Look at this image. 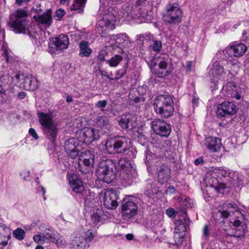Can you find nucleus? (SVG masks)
Listing matches in <instances>:
<instances>
[{
  "label": "nucleus",
  "mask_w": 249,
  "mask_h": 249,
  "mask_svg": "<svg viewBox=\"0 0 249 249\" xmlns=\"http://www.w3.org/2000/svg\"><path fill=\"white\" fill-rule=\"evenodd\" d=\"M174 111V107L171 106H160L159 107V114H160L162 117L167 118L171 116Z\"/></svg>",
  "instance_id": "7c9ffc66"
},
{
  "label": "nucleus",
  "mask_w": 249,
  "mask_h": 249,
  "mask_svg": "<svg viewBox=\"0 0 249 249\" xmlns=\"http://www.w3.org/2000/svg\"><path fill=\"white\" fill-rule=\"evenodd\" d=\"M165 231H165V229H162L160 231V234H159L158 236L157 237L158 240H159V241L163 242H166L168 241L166 235L164 234V233H165Z\"/></svg>",
  "instance_id": "09e8293b"
},
{
  "label": "nucleus",
  "mask_w": 249,
  "mask_h": 249,
  "mask_svg": "<svg viewBox=\"0 0 249 249\" xmlns=\"http://www.w3.org/2000/svg\"><path fill=\"white\" fill-rule=\"evenodd\" d=\"M107 216L101 209L94 208L91 215V220L94 224H97L105 220Z\"/></svg>",
  "instance_id": "b1692460"
},
{
  "label": "nucleus",
  "mask_w": 249,
  "mask_h": 249,
  "mask_svg": "<svg viewBox=\"0 0 249 249\" xmlns=\"http://www.w3.org/2000/svg\"><path fill=\"white\" fill-rule=\"evenodd\" d=\"M228 172L220 168L209 170L206 175L205 181L207 186L214 188L221 187L220 183L222 177H227Z\"/></svg>",
  "instance_id": "20e7f679"
},
{
  "label": "nucleus",
  "mask_w": 249,
  "mask_h": 249,
  "mask_svg": "<svg viewBox=\"0 0 249 249\" xmlns=\"http://www.w3.org/2000/svg\"><path fill=\"white\" fill-rule=\"evenodd\" d=\"M27 16V13L24 10L21 9H18L13 14V17L15 18V19H13V20H18V21H21L23 19H25Z\"/></svg>",
  "instance_id": "f704fd0d"
},
{
  "label": "nucleus",
  "mask_w": 249,
  "mask_h": 249,
  "mask_svg": "<svg viewBox=\"0 0 249 249\" xmlns=\"http://www.w3.org/2000/svg\"><path fill=\"white\" fill-rule=\"evenodd\" d=\"M34 18L36 22L45 24L48 26L51 25L52 22V17L50 10H48L42 15L35 16Z\"/></svg>",
  "instance_id": "5701e85b"
},
{
  "label": "nucleus",
  "mask_w": 249,
  "mask_h": 249,
  "mask_svg": "<svg viewBox=\"0 0 249 249\" xmlns=\"http://www.w3.org/2000/svg\"><path fill=\"white\" fill-rule=\"evenodd\" d=\"M96 173L99 179L107 183L111 182L115 178L112 164L107 161H102L99 163Z\"/></svg>",
  "instance_id": "39448f33"
},
{
  "label": "nucleus",
  "mask_w": 249,
  "mask_h": 249,
  "mask_svg": "<svg viewBox=\"0 0 249 249\" xmlns=\"http://www.w3.org/2000/svg\"><path fill=\"white\" fill-rule=\"evenodd\" d=\"M33 239L36 243L43 244L45 243L46 239L44 234L38 233L34 235Z\"/></svg>",
  "instance_id": "c03bdc74"
},
{
  "label": "nucleus",
  "mask_w": 249,
  "mask_h": 249,
  "mask_svg": "<svg viewBox=\"0 0 249 249\" xmlns=\"http://www.w3.org/2000/svg\"><path fill=\"white\" fill-rule=\"evenodd\" d=\"M118 164L123 170L122 175L124 179L129 181L135 177V169L130 160L125 158H122L119 160Z\"/></svg>",
  "instance_id": "1a4fd4ad"
},
{
  "label": "nucleus",
  "mask_w": 249,
  "mask_h": 249,
  "mask_svg": "<svg viewBox=\"0 0 249 249\" xmlns=\"http://www.w3.org/2000/svg\"><path fill=\"white\" fill-rule=\"evenodd\" d=\"M79 55L81 57H89L92 50L89 46V43L86 41H81L79 44Z\"/></svg>",
  "instance_id": "cd10ccee"
},
{
  "label": "nucleus",
  "mask_w": 249,
  "mask_h": 249,
  "mask_svg": "<svg viewBox=\"0 0 249 249\" xmlns=\"http://www.w3.org/2000/svg\"><path fill=\"white\" fill-rule=\"evenodd\" d=\"M229 79H230V81H228L226 84H224L223 90H225L228 95H231V92H234L237 91V87L236 84L233 82L232 79L229 77Z\"/></svg>",
  "instance_id": "2f4dec72"
},
{
  "label": "nucleus",
  "mask_w": 249,
  "mask_h": 249,
  "mask_svg": "<svg viewBox=\"0 0 249 249\" xmlns=\"http://www.w3.org/2000/svg\"><path fill=\"white\" fill-rule=\"evenodd\" d=\"M236 112V107L232 102L225 101L219 105L217 108L216 115L219 118L234 115Z\"/></svg>",
  "instance_id": "f8f14e48"
},
{
  "label": "nucleus",
  "mask_w": 249,
  "mask_h": 249,
  "mask_svg": "<svg viewBox=\"0 0 249 249\" xmlns=\"http://www.w3.org/2000/svg\"><path fill=\"white\" fill-rule=\"evenodd\" d=\"M69 44L67 36L61 34L58 37L52 38L49 42V52L52 53H58L61 50L66 49Z\"/></svg>",
  "instance_id": "0eeeda50"
},
{
  "label": "nucleus",
  "mask_w": 249,
  "mask_h": 249,
  "mask_svg": "<svg viewBox=\"0 0 249 249\" xmlns=\"http://www.w3.org/2000/svg\"><path fill=\"white\" fill-rule=\"evenodd\" d=\"M107 105V101L106 100H102L98 101L95 105V107L97 108H104L106 107Z\"/></svg>",
  "instance_id": "6e6d98bb"
},
{
  "label": "nucleus",
  "mask_w": 249,
  "mask_h": 249,
  "mask_svg": "<svg viewBox=\"0 0 249 249\" xmlns=\"http://www.w3.org/2000/svg\"><path fill=\"white\" fill-rule=\"evenodd\" d=\"M86 2L87 0H74L71 6V10L75 11L76 13H82Z\"/></svg>",
  "instance_id": "c85d7f7f"
},
{
  "label": "nucleus",
  "mask_w": 249,
  "mask_h": 249,
  "mask_svg": "<svg viewBox=\"0 0 249 249\" xmlns=\"http://www.w3.org/2000/svg\"><path fill=\"white\" fill-rule=\"evenodd\" d=\"M133 235L132 234H127L126 235V238L127 240H131L133 238Z\"/></svg>",
  "instance_id": "774afa93"
},
{
  "label": "nucleus",
  "mask_w": 249,
  "mask_h": 249,
  "mask_svg": "<svg viewBox=\"0 0 249 249\" xmlns=\"http://www.w3.org/2000/svg\"><path fill=\"white\" fill-rule=\"evenodd\" d=\"M105 206L108 209H115L118 206L117 196L115 191L104 190L100 194Z\"/></svg>",
  "instance_id": "9d476101"
},
{
  "label": "nucleus",
  "mask_w": 249,
  "mask_h": 249,
  "mask_svg": "<svg viewBox=\"0 0 249 249\" xmlns=\"http://www.w3.org/2000/svg\"><path fill=\"white\" fill-rule=\"evenodd\" d=\"M18 96L20 99H23L26 96V94L24 92H20L18 93Z\"/></svg>",
  "instance_id": "0e129e2a"
},
{
  "label": "nucleus",
  "mask_w": 249,
  "mask_h": 249,
  "mask_svg": "<svg viewBox=\"0 0 249 249\" xmlns=\"http://www.w3.org/2000/svg\"><path fill=\"white\" fill-rule=\"evenodd\" d=\"M65 12L64 10L59 9L56 11L55 16L58 18V20H60L65 15Z\"/></svg>",
  "instance_id": "5fc2aeb1"
},
{
  "label": "nucleus",
  "mask_w": 249,
  "mask_h": 249,
  "mask_svg": "<svg viewBox=\"0 0 249 249\" xmlns=\"http://www.w3.org/2000/svg\"><path fill=\"white\" fill-rule=\"evenodd\" d=\"M138 206L134 197H125L121 206V213L124 219H129L137 214Z\"/></svg>",
  "instance_id": "423d86ee"
},
{
  "label": "nucleus",
  "mask_w": 249,
  "mask_h": 249,
  "mask_svg": "<svg viewBox=\"0 0 249 249\" xmlns=\"http://www.w3.org/2000/svg\"><path fill=\"white\" fill-rule=\"evenodd\" d=\"M64 148L68 156L72 159L78 156L81 150L78 140L72 138L65 142Z\"/></svg>",
  "instance_id": "ddd939ff"
},
{
  "label": "nucleus",
  "mask_w": 249,
  "mask_h": 249,
  "mask_svg": "<svg viewBox=\"0 0 249 249\" xmlns=\"http://www.w3.org/2000/svg\"><path fill=\"white\" fill-rule=\"evenodd\" d=\"M228 65L229 68L227 76H229L230 78L233 79L234 73H236L239 70V65L237 64H232L231 63H229Z\"/></svg>",
  "instance_id": "c9c22d12"
},
{
  "label": "nucleus",
  "mask_w": 249,
  "mask_h": 249,
  "mask_svg": "<svg viewBox=\"0 0 249 249\" xmlns=\"http://www.w3.org/2000/svg\"><path fill=\"white\" fill-rule=\"evenodd\" d=\"M96 124L100 127L107 126L108 124V120L105 117L99 116L97 119Z\"/></svg>",
  "instance_id": "79ce46f5"
},
{
  "label": "nucleus",
  "mask_w": 249,
  "mask_h": 249,
  "mask_svg": "<svg viewBox=\"0 0 249 249\" xmlns=\"http://www.w3.org/2000/svg\"><path fill=\"white\" fill-rule=\"evenodd\" d=\"M192 103L194 106H197L198 105V99L197 98H193L192 100Z\"/></svg>",
  "instance_id": "338daca9"
},
{
  "label": "nucleus",
  "mask_w": 249,
  "mask_h": 249,
  "mask_svg": "<svg viewBox=\"0 0 249 249\" xmlns=\"http://www.w3.org/2000/svg\"><path fill=\"white\" fill-rule=\"evenodd\" d=\"M247 47L243 43L231 45L227 48V53L231 57H240L246 52Z\"/></svg>",
  "instance_id": "f3484780"
},
{
  "label": "nucleus",
  "mask_w": 249,
  "mask_h": 249,
  "mask_svg": "<svg viewBox=\"0 0 249 249\" xmlns=\"http://www.w3.org/2000/svg\"><path fill=\"white\" fill-rule=\"evenodd\" d=\"M182 10L178 3H169L162 14V19L169 24L179 23L182 20Z\"/></svg>",
  "instance_id": "7ed1b4c3"
},
{
  "label": "nucleus",
  "mask_w": 249,
  "mask_h": 249,
  "mask_svg": "<svg viewBox=\"0 0 249 249\" xmlns=\"http://www.w3.org/2000/svg\"><path fill=\"white\" fill-rule=\"evenodd\" d=\"M2 50L3 51L4 55L6 58L7 62H11L13 60V57L9 54L7 45L3 44L2 47Z\"/></svg>",
  "instance_id": "a18cd8bd"
},
{
  "label": "nucleus",
  "mask_w": 249,
  "mask_h": 249,
  "mask_svg": "<svg viewBox=\"0 0 249 249\" xmlns=\"http://www.w3.org/2000/svg\"><path fill=\"white\" fill-rule=\"evenodd\" d=\"M79 168L81 164L90 168L92 167L94 163V155L91 150L82 152L79 157Z\"/></svg>",
  "instance_id": "a211bd4d"
},
{
  "label": "nucleus",
  "mask_w": 249,
  "mask_h": 249,
  "mask_svg": "<svg viewBox=\"0 0 249 249\" xmlns=\"http://www.w3.org/2000/svg\"><path fill=\"white\" fill-rule=\"evenodd\" d=\"M136 118L134 115H126L123 116L119 121V124L123 128L126 129L129 126L133 127Z\"/></svg>",
  "instance_id": "a878e982"
},
{
  "label": "nucleus",
  "mask_w": 249,
  "mask_h": 249,
  "mask_svg": "<svg viewBox=\"0 0 249 249\" xmlns=\"http://www.w3.org/2000/svg\"><path fill=\"white\" fill-rule=\"evenodd\" d=\"M231 97H235L236 99H240L241 98L240 95L236 91H235L234 92H231V95H230Z\"/></svg>",
  "instance_id": "052dcab7"
},
{
  "label": "nucleus",
  "mask_w": 249,
  "mask_h": 249,
  "mask_svg": "<svg viewBox=\"0 0 249 249\" xmlns=\"http://www.w3.org/2000/svg\"><path fill=\"white\" fill-rule=\"evenodd\" d=\"M190 199L189 198H185L183 201L182 204L178 207V209L180 211V212L182 214L186 215L187 210L186 207H191V204L190 203Z\"/></svg>",
  "instance_id": "58836bf2"
},
{
  "label": "nucleus",
  "mask_w": 249,
  "mask_h": 249,
  "mask_svg": "<svg viewBox=\"0 0 249 249\" xmlns=\"http://www.w3.org/2000/svg\"><path fill=\"white\" fill-rule=\"evenodd\" d=\"M70 1L71 0H60V2L61 4L68 6L69 5Z\"/></svg>",
  "instance_id": "e2e57ef3"
},
{
  "label": "nucleus",
  "mask_w": 249,
  "mask_h": 249,
  "mask_svg": "<svg viewBox=\"0 0 249 249\" xmlns=\"http://www.w3.org/2000/svg\"><path fill=\"white\" fill-rule=\"evenodd\" d=\"M174 239L175 243L177 246H180L183 241V238L185 235V233H180V232H174Z\"/></svg>",
  "instance_id": "37998d69"
},
{
  "label": "nucleus",
  "mask_w": 249,
  "mask_h": 249,
  "mask_svg": "<svg viewBox=\"0 0 249 249\" xmlns=\"http://www.w3.org/2000/svg\"><path fill=\"white\" fill-rule=\"evenodd\" d=\"M71 187L75 193L79 194H86L87 191L85 190L82 181L76 176H72L69 178Z\"/></svg>",
  "instance_id": "aec40b11"
},
{
  "label": "nucleus",
  "mask_w": 249,
  "mask_h": 249,
  "mask_svg": "<svg viewBox=\"0 0 249 249\" xmlns=\"http://www.w3.org/2000/svg\"><path fill=\"white\" fill-rule=\"evenodd\" d=\"M29 133L36 140H37L38 139V138H39L37 134L36 133V130H35V129H34L33 128H31L29 129Z\"/></svg>",
  "instance_id": "13d9d810"
},
{
  "label": "nucleus",
  "mask_w": 249,
  "mask_h": 249,
  "mask_svg": "<svg viewBox=\"0 0 249 249\" xmlns=\"http://www.w3.org/2000/svg\"><path fill=\"white\" fill-rule=\"evenodd\" d=\"M24 78L23 82V87L26 90H35L38 87V81L37 79L32 76H24L22 75Z\"/></svg>",
  "instance_id": "4be33fe9"
},
{
  "label": "nucleus",
  "mask_w": 249,
  "mask_h": 249,
  "mask_svg": "<svg viewBox=\"0 0 249 249\" xmlns=\"http://www.w3.org/2000/svg\"><path fill=\"white\" fill-rule=\"evenodd\" d=\"M171 128L169 124L163 122L159 126V132L157 134L161 137H167L171 133Z\"/></svg>",
  "instance_id": "c756f323"
},
{
  "label": "nucleus",
  "mask_w": 249,
  "mask_h": 249,
  "mask_svg": "<svg viewBox=\"0 0 249 249\" xmlns=\"http://www.w3.org/2000/svg\"><path fill=\"white\" fill-rule=\"evenodd\" d=\"M210 229L208 225H205L202 229V237L204 239H207L209 238L210 234Z\"/></svg>",
  "instance_id": "49530a36"
},
{
  "label": "nucleus",
  "mask_w": 249,
  "mask_h": 249,
  "mask_svg": "<svg viewBox=\"0 0 249 249\" xmlns=\"http://www.w3.org/2000/svg\"><path fill=\"white\" fill-rule=\"evenodd\" d=\"M126 69H120L118 70L115 73V77H111L108 75H107L106 77L109 80L117 81L123 77L126 73Z\"/></svg>",
  "instance_id": "ea45409f"
},
{
  "label": "nucleus",
  "mask_w": 249,
  "mask_h": 249,
  "mask_svg": "<svg viewBox=\"0 0 249 249\" xmlns=\"http://www.w3.org/2000/svg\"><path fill=\"white\" fill-rule=\"evenodd\" d=\"M80 141L87 144L100 138L99 131L90 127L84 128L80 132Z\"/></svg>",
  "instance_id": "4468645a"
},
{
  "label": "nucleus",
  "mask_w": 249,
  "mask_h": 249,
  "mask_svg": "<svg viewBox=\"0 0 249 249\" xmlns=\"http://www.w3.org/2000/svg\"><path fill=\"white\" fill-rule=\"evenodd\" d=\"M242 39L245 42L249 44V30L243 32Z\"/></svg>",
  "instance_id": "864d4df0"
},
{
  "label": "nucleus",
  "mask_w": 249,
  "mask_h": 249,
  "mask_svg": "<svg viewBox=\"0 0 249 249\" xmlns=\"http://www.w3.org/2000/svg\"><path fill=\"white\" fill-rule=\"evenodd\" d=\"M175 211L174 209L172 208H168L166 210V214L170 217H175Z\"/></svg>",
  "instance_id": "4d7b16f0"
},
{
  "label": "nucleus",
  "mask_w": 249,
  "mask_h": 249,
  "mask_svg": "<svg viewBox=\"0 0 249 249\" xmlns=\"http://www.w3.org/2000/svg\"><path fill=\"white\" fill-rule=\"evenodd\" d=\"M106 150L110 154H123L131 147V141L126 137L117 136L108 139L105 143Z\"/></svg>",
  "instance_id": "f03ea898"
},
{
  "label": "nucleus",
  "mask_w": 249,
  "mask_h": 249,
  "mask_svg": "<svg viewBox=\"0 0 249 249\" xmlns=\"http://www.w3.org/2000/svg\"><path fill=\"white\" fill-rule=\"evenodd\" d=\"M116 18L112 13L104 15L99 21L98 25L103 32H108L115 28Z\"/></svg>",
  "instance_id": "2eb2a0df"
},
{
  "label": "nucleus",
  "mask_w": 249,
  "mask_h": 249,
  "mask_svg": "<svg viewBox=\"0 0 249 249\" xmlns=\"http://www.w3.org/2000/svg\"><path fill=\"white\" fill-rule=\"evenodd\" d=\"M192 64H193V62L192 61H188L187 63V66H186V68L188 70V71H192Z\"/></svg>",
  "instance_id": "680f3d73"
},
{
  "label": "nucleus",
  "mask_w": 249,
  "mask_h": 249,
  "mask_svg": "<svg viewBox=\"0 0 249 249\" xmlns=\"http://www.w3.org/2000/svg\"><path fill=\"white\" fill-rule=\"evenodd\" d=\"M72 249H85L86 244L83 235L76 236L71 241Z\"/></svg>",
  "instance_id": "bb28decb"
},
{
  "label": "nucleus",
  "mask_w": 249,
  "mask_h": 249,
  "mask_svg": "<svg viewBox=\"0 0 249 249\" xmlns=\"http://www.w3.org/2000/svg\"><path fill=\"white\" fill-rule=\"evenodd\" d=\"M13 234L16 238L19 240H21L24 238L25 232L23 229L18 228L13 231Z\"/></svg>",
  "instance_id": "a19ab883"
},
{
  "label": "nucleus",
  "mask_w": 249,
  "mask_h": 249,
  "mask_svg": "<svg viewBox=\"0 0 249 249\" xmlns=\"http://www.w3.org/2000/svg\"><path fill=\"white\" fill-rule=\"evenodd\" d=\"M234 178H236V180H235L234 179H232L233 180H229L230 182H231V184L233 183V185H235L236 184V186L237 187H240L241 186H242L243 184V181L241 178H239L237 176V175L234 176Z\"/></svg>",
  "instance_id": "3c124183"
},
{
  "label": "nucleus",
  "mask_w": 249,
  "mask_h": 249,
  "mask_svg": "<svg viewBox=\"0 0 249 249\" xmlns=\"http://www.w3.org/2000/svg\"><path fill=\"white\" fill-rule=\"evenodd\" d=\"M38 121L41 125V129L45 137L52 143H53L58 134L57 124L53 120L52 112L37 113Z\"/></svg>",
  "instance_id": "f257e3e1"
},
{
  "label": "nucleus",
  "mask_w": 249,
  "mask_h": 249,
  "mask_svg": "<svg viewBox=\"0 0 249 249\" xmlns=\"http://www.w3.org/2000/svg\"><path fill=\"white\" fill-rule=\"evenodd\" d=\"M237 212L239 213L235 205L231 203L223 204L219 206L217 211L215 212L214 217L216 220L222 221V219L228 218L231 213Z\"/></svg>",
  "instance_id": "9b49d317"
},
{
  "label": "nucleus",
  "mask_w": 249,
  "mask_h": 249,
  "mask_svg": "<svg viewBox=\"0 0 249 249\" xmlns=\"http://www.w3.org/2000/svg\"><path fill=\"white\" fill-rule=\"evenodd\" d=\"M44 234L46 239L53 242L57 238L59 237V234L55 231H51L49 229H46L44 231Z\"/></svg>",
  "instance_id": "72a5a7b5"
},
{
  "label": "nucleus",
  "mask_w": 249,
  "mask_h": 249,
  "mask_svg": "<svg viewBox=\"0 0 249 249\" xmlns=\"http://www.w3.org/2000/svg\"><path fill=\"white\" fill-rule=\"evenodd\" d=\"M123 58L120 55H115L109 60H107V62L110 67H116L119 63L122 60Z\"/></svg>",
  "instance_id": "4c0bfd02"
},
{
  "label": "nucleus",
  "mask_w": 249,
  "mask_h": 249,
  "mask_svg": "<svg viewBox=\"0 0 249 249\" xmlns=\"http://www.w3.org/2000/svg\"><path fill=\"white\" fill-rule=\"evenodd\" d=\"M10 235H0V245L5 246L8 244Z\"/></svg>",
  "instance_id": "603ef678"
},
{
  "label": "nucleus",
  "mask_w": 249,
  "mask_h": 249,
  "mask_svg": "<svg viewBox=\"0 0 249 249\" xmlns=\"http://www.w3.org/2000/svg\"><path fill=\"white\" fill-rule=\"evenodd\" d=\"M161 48V43L160 41H157V52L159 51Z\"/></svg>",
  "instance_id": "69168bd1"
},
{
  "label": "nucleus",
  "mask_w": 249,
  "mask_h": 249,
  "mask_svg": "<svg viewBox=\"0 0 249 249\" xmlns=\"http://www.w3.org/2000/svg\"><path fill=\"white\" fill-rule=\"evenodd\" d=\"M83 235L85 237L86 244L88 242L91 241L94 238V234L90 231H87Z\"/></svg>",
  "instance_id": "8fccbe9b"
},
{
  "label": "nucleus",
  "mask_w": 249,
  "mask_h": 249,
  "mask_svg": "<svg viewBox=\"0 0 249 249\" xmlns=\"http://www.w3.org/2000/svg\"><path fill=\"white\" fill-rule=\"evenodd\" d=\"M204 163V160H203L202 158L200 157L198 159H196L194 161V163L196 165H203Z\"/></svg>",
  "instance_id": "bf43d9fd"
},
{
  "label": "nucleus",
  "mask_w": 249,
  "mask_h": 249,
  "mask_svg": "<svg viewBox=\"0 0 249 249\" xmlns=\"http://www.w3.org/2000/svg\"><path fill=\"white\" fill-rule=\"evenodd\" d=\"M209 75L211 78L212 82L214 83V88H218L219 81H223L226 75V71L219 62H214L212 68L209 71Z\"/></svg>",
  "instance_id": "6e6552de"
},
{
  "label": "nucleus",
  "mask_w": 249,
  "mask_h": 249,
  "mask_svg": "<svg viewBox=\"0 0 249 249\" xmlns=\"http://www.w3.org/2000/svg\"><path fill=\"white\" fill-rule=\"evenodd\" d=\"M168 60V55L167 54H163L158 56L157 61L159 62V66L161 70H165Z\"/></svg>",
  "instance_id": "473e14b6"
},
{
  "label": "nucleus",
  "mask_w": 249,
  "mask_h": 249,
  "mask_svg": "<svg viewBox=\"0 0 249 249\" xmlns=\"http://www.w3.org/2000/svg\"><path fill=\"white\" fill-rule=\"evenodd\" d=\"M161 103V106H171L174 107V101L172 97L168 94L157 96V106Z\"/></svg>",
  "instance_id": "393cba45"
},
{
  "label": "nucleus",
  "mask_w": 249,
  "mask_h": 249,
  "mask_svg": "<svg viewBox=\"0 0 249 249\" xmlns=\"http://www.w3.org/2000/svg\"><path fill=\"white\" fill-rule=\"evenodd\" d=\"M29 22L26 19L21 21L13 20L12 27L14 31L17 33H23L30 35V32L28 27Z\"/></svg>",
  "instance_id": "6ab92c4d"
},
{
  "label": "nucleus",
  "mask_w": 249,
  "mask_h": 249,
  "mask_svg": "<svg viewBox=\"0 0 249 249\" xmlns=\"http://www.w3.org/2000/svg\"><path fill=\"white\" fill-rule=\"evenodd\" d=\"M53 243H55L58 247H64L66 245V241L60 235L59 237L57 238Z\"/></svg>",
  "instance_id": "de8ad7c7"
},
{
  "label": "nucleus",
  "mask_w": 249,
  "mask_h": 249,
  "mask_svg": "<svg viewBox=\"0 0 249 249\" xmlns=\"http://www.w3.org/2000/svg\"><path fill=\"white\" fill-rule=\"evenodd\" d=\"M205 145L212 152H216L219 150L221 146V140L216 137H208L204 141Z\"/></svg>",
  "instance_id": "412c9836"
},
{
  "label": "nucleus",
  "mask_w": 249,
  "mask_h": 249,
  "mask_svg": "<svg viewBox=\"0 0 249 249\" xmlns=\"http://www.w3.org/2000/svg\"><path fill=\"white\" fill-rule=\"evenodd\" d=\"M174 231V232L185 233L186 227L181 221L177 220L175 222Z\"/></svg>",
  "instance_id": "e433bc0d"
},
{
  "label": "nucleus",
  "mask_w": 249,
  "mask_h": 249,
  "mask_svg": "<svg viewBox=\"0 0 249 249\" xmlns=\"http://www.w3.org/2000/svg\"><path fill=\"white\" fill-rule=\"evenodd\" d=\"M230 227L231 230V235L237 238H243L247 231V226L239 220L231 221Z\"/></svg>",
  "instance_id": "dca6fc26"
}]
</instances>
